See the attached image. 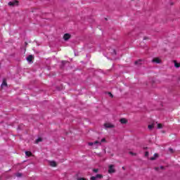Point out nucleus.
Wrapping results in <instances>:
<instances>
[{
    "label": "nucleus",
    "mask_w": 180,
    "mask_h": 180,
    "mask_svg": "<svg viewBox=\"0 0 180 180\" xmlns=\"http://www.w3.org/2000/svg\"><path fill=\"white\" fill-rule=\"evenodd\" d=\"M115 172H116L115 165H110L108 166V174H115Z\"/></svg>",
    "instance_id": "nucleus-1"
},
{
    "label": "nucleus",
    "mask_w": 180,
    "mask_h": 180,
    "mask_svg": "<svg viewBox=\"0 0 180 180\" xmlns=\"http://www.w3.org/2000/svg\"><path fill=\"white\" fill-rule=\"evenodd\" d=\"M18 4H19V1L17 0H15L13 1L8 2V6H18Z\"/></svg>",
    "instance_id": "nucleus-2"
},
{
    "label": "nucleus",
    "mask_w": 180,
    "mask_h": 180,
    "mask_svg": "<svg viewBox=\"0 0 180 180\" xmlns=\"http://www.w3.org/2000/svg\"><path fill=\"white\" fill-rule=\"evenodd\" d=\"M104 127H105V129H113L115 127V125L110 123H105L104 124Z\"/></svg>",
    "instance_id": "nucleus-3"
},
{
    "label": "nucleus",
    "mask_w": 180,
    "mask_h": 180,
    "mask_svg": "<svg viewBox=\"0 0 180 180\" xmlns=\"http://www.w3.org/2000/svg\"><path fill=\"white\" fill-rule=\"evenodd\" d=\"M153 63H155L156 64H160L161 63V59L159 58H154L152 60Z\"/></svg>",
    "instance_id": "nucleus-4"
},
{
    "label": "nucleus",
    "mask_w": 180,
    "mask_h": 180,
    "mask_svg": "<svg viewBox=\"0 0 180 180\" xmlns=\"http://www.w3.org/2000/svg\"><path fill=\"white\" fill-rule=\"evenodd\" d=\"M63 39L67 41V40H69V39H71V35L70 34H65L63 36Z\"/></svg>",
    "instance_id": "nucleus-5"
},
{
    "label": "nucleus",
    "mask_w": 180,
    "mask_h": 180,
    "mask_svg": "<svg viewBox=\"0 0 180 180\" xmlns=\"http://www.w3.org/2000/svg\"><path fill=\"white\" fill-rule=\"evenodd\" d=\"M120 122L122 124H126L127 123V120L126 118H121Z\"/></svg>",
    "instance_id": "nucleus-6"
},
{
    "label": "nucleus",
    "mask_w": 180,
    "mask_h": 180,
    "mask_svg": "<svg viewBox=\"0 0 180 180\" xmlns=\"http://www.w3.org/2000/svg\"><path fill=\"white\" fill-rule=\"evenodd\" d=\"M4 86H8V83L6 82V79H3V82L1 84V88H4Z\"/></svg>",
    "instance_id": "nucleus-7"
},
{
    "label": "nucleus",
    "mask_w": 180,
    "mask_h": 180,
    "mask_svg": "<svg viewBox=\"0 0 180 180\" xmlns=\"http://www.w3.org/2000/svg\"><path fill=\"white\" fill-rule=\"evenodd\" d=\"M27 61H29L30 63L32 62V61H33V56H32V55L28 56V57L27 58Z\"/></svg>",
    "instance_id": "nucleus-8"
},
{
    "label": "nucleus",
    "mask_w": 180,
    "mask_h": 180,
    "mask_svg": "<svg viewBox=\"0 0 180 180\" xmlns=\"http://www.w3.org/2000/svg\"><path fill=\"white\" fill-rule=\"evenodd\" d=\"M141 61H143V60H141V59H139V60L135 61L134 62L135 65H138L139 64L141 65Z\"/></svg>",
    "instance_id": "nucleus-9"
},
{
    "label": "nucleus",
    "mask_w": 180,
    "mask_h": 180,
    "mask_svg": "<svg viewBox=\"0 0 180 180\" xmlns=\"http://www.w3.org/2000/svg\"><path fill=\"white\" fill-rule=\"evenodd\" d=\"M174 67H175L176 68H179V67H180V63H178L176 62V60H174Z\"/></svg>",
    "instance_id": "nucleus-10"
},
{
    "label": "nucleus",
    "mask_w": 180,
    "mask_h": 180,
    "mask_svg": "<svg viewBox=\"0 0 180 180\" xmlns=\"http://www.w3.org/2000/svg\"><path fill=\"white\" fill-rule=\"evenodd\" d=\"M51 167H57V163L54 161L50 162Z\"/></svg>",
    "instance_id": "nucleus-11"
},
{
    "label": "nucleus",
    "mask_w": 180,
    "mask_h": 180,
    "mask_svg": "<svg viewBox=\"0 0 180 180\" xmlns=\"http://www.w3.org/2000/svg\"><path fill=\"white\" fill-rule=\"evenodd\" d=\"M102 178H103V175H102V174H96V179H102Z\"/></svg>",
    "instance_id": "nucleus-12"
},
{
    "label": "nucleus",
    "mask_w": 180,
    "mask_h": 180,
    "mask_svg": "<svg viewBox=\"0 0 180 180\" xmlns=\"http://www.w3.org/2000/svg\"><path fill=\"white\" fill-rule=\"evenodd\" d=\"M41 141H43V139H41V138H38V139L35 141V143H36V144H39V143H40Z\"/></svg>",
    "instance_id": "nucleus-13"
},
{
    "label": "nucleus",
    "mask_w": 180,
    "mask_h": 180,
    "mask_svg": "<svg viewBox=\"0 0 180 180\" xmlns=\"http://www.w3.org/2000/svg\"><path fill=\"white\" fill-rule=\"evenodd\" d=\"M25 155H27V157H32V152L26 151L25 152Z\"/></svg>",
    "instance_id": "nucleus-14"
},
{
    "label": "nucleus",
    "mask_w": 180,
    "mask_h": 180,
    "mask_svg": "<svg viewBox=\"0 0 180 180\" xmlns=\"http://www.w3.org/2000/svg\"><path fill=\"white\" fill-rule=\"evenodd\" d=\"M160 169H164V166H161L160 167H155V171H160Z\"/></svg>",
    "instance_id": "nucleus-15"
},
{
    "label": "nucleus",
    "mask_w": 180,
    "mask_h": 180,
    "mask_svg": "<svg viewBox=\"0 0 180 180\" xmlns=\"http://www.w3.org/2000/svg\"><path fill=\"white\" fill-rule=\"evenodd\" d=\"M148 129H149V130H153V129H154V124H149L148 126Z\"/></svg>",
    "instance_id": "nucleus-16"
},
{
    "label": "nucleus",
    "mask_w": 180,
    "mask_h": 180,
    "mask_svg": "<svg viewBox=\"0 0 180 180\" xmlns=\"http://www.w3.org/2000/svg\"><path fill=\"white\" fill-rule=\"evenodd\" d=\"M15 176L18 177V178H20V176H22V173H17L15 174Z\"/></svg>",
    "instance_id": "nucleus-17"
},
{
    "label": "nucleus",
    "mask_w": 180,
    "mask_h": 180,
    "mask_svg": "<svg viewBox=\"0 0 180 180\" xmlns=\"http://www.w3.org/2000/svg\"><path fill=\"white\" fill-rule=\"evenodd\" d=\"M158 129H162V124H158Z\"/></svg>",
    "instance_id": "nucleus-18"
},
{
    "label": "nucleus",
    "mask_w": 180,
    "mask_h": 180,
    "mask_svg": "<svg viewBox=\"0 0 180 180\" xmlns=\"http://www.w3.org/2000/svg\"><path fill=\"white\" fill-rule=\"evenodd\" d=\"M93 143H94V144H99V146H101L102 144L101 142H99L98 141H94Z\"/></svg>",
    "instance_id": "nucleus-19"
},
{
    "label": "nucleus",
    "mask_w": 180,
    "mask_h": 180,
    "mask_svg": "<svg viewBox=\"0 0 180 180\" xmlns=\"http://www.w3.org/2000/svg\"><path fill=\"white\" fill-rule=\"evenodd\" d=\"M93 172H95V174H97V172H99V169H94Z\"/></svg>",
    "instance_id": "nucleus-20"
},
{
    "label": "nucleus",
    "mask_w": 180,
    "mask_h": 180,
    "mask_svg": "<svg viewBox=\"0 0 180 180\" xmlns=\"http://www.w3.org/2000/svg\"><path fill=\"white\" fill-rule=\"evenodd\" d=\"M90 180H97V179H96V176H91V178H90Z\"/></svg>",
    "instance_id": "nucleus-21"
},
{
    "label": "nucleus",
    "mask_w": 180,
    "mask_h": 180,
    "mask_svg": "<svg viewBox=\"0 0 180 180\" xmlns=\"http://www.w3.org/2000/svg\"><path fill=\"white\" fill-rule=\"evenodd\" d=\"M153 157H155V160H156L157 158H158V153H155V154L153 155Z\"/></svg>",
    "instance_id": "nucleus-22"
},
{
    "label": "nucleus",
    "mask_w": 180,
    "mask_h": 180,
    "mask_svg": "<svg viewBox=\"0 0 180 180\" xmlns=\"http://www.w3.org/2000/svg\"><path fill=\"white\" fill-rule=\"evenodd\" d=\"M108 95L110 96V98H113V94H112V93L108 92Z\"/></svg>",
    "instance_id": "nucleus-23"
},
{
    "label": "nucleus",
    "mask_w": 180,
    "mask_h": 180,
    "mask_svg": "<svg viewBox=\"0 0 180 180\" xmlns=\"http://www.w3.org/2000/svg\"><path fill=\"white\" fill-rule=\"evenodd\" d=\"M106 141V139L103 138L101 139V143H105Z\"/></svg>",
    "instance_id": "nucleus-24"
},
{
    "label": "nucleus",
    "mask_w": 180,
    "mask_h": 180,
    "mask_svg": "<svg viewBox=\"0 0 180 180\" xmlns=\"http://www.w3.org/2000/svg\"><path fill=\"white\" fill-rule=\"evenodd\" d=\"M148 151L145 152V157H148Z\"/></svg>",
    "instance_id": "nucleus-25"
},
{
    "label": "nucleus",
    "mask_w": 180,
    "mask_h": 180,
    "mask_svg": "<svg viewBox=\"0 0 180 180\" xmlns=\"http://www.w3.org/2000/svg\"><path fill=\"white\" fill-rule=\"evenodd\" d=\"M77 180H87V179L84 177H81V178L77 179Z\"/></svg>",
    "instance_id": "nucleus-26"
},
{
    "label": "nucleus",
    "mask_w": 180,
    "mask_h": 180,
    "mask_svg": "<svg viewBox=\"0 0 180 180\" xmlns=\"http://www.w3.org/2000/svg\"><path fill=\"white\" fill-rule=\"evenodd\" d=\"M169 150L170 151V153H174V149H172V148H169Z\"/></svg>",
    "instance_id": "nucleus-27"
},
{
    "label": "nucleus",
    "mask_w": 180,
    "mask_h": 180,
    "mask_svg": "<svg viewBox=\"0 0 180 180\" xmlns=\"http://www.w3.org/2000/svg\"><path fill=\"white\" fill-rule=\"evenodd\" d=\"M150 160H151V161H154V160H155V157H152V158H150Z\"/></svg>",
    "instance_id": "nucleus-28"
},
{
    "label": "nucleus",
    "mask_w": 180,
    "mask_h": 180,
    "mask_svg": "<svg viewBox=\"0 0 180 180\" xmlns=\"http://www.w3.org/2000/svg\"><path fill=\"white\" fill-rule=\"evenodd\" d=\"M89 146H94V142H89Z\"/></svg>",
    "instance_id": "nucleus-29"
},
{
    "label": "nucleus",
    "mask_w": 180,
    "mask_h": 180,
    "mask_svg": "<svg viewBox=\"0 0 180 180\" xmlns=\"http://www.w3.org/2000/svg\"><path fill=\"white\" fill-rule=\"evenodd\" d=\"M129 154H131V155H136V153H134L133 152H129Z\"/></svg>",
    "instance_id": "nucleus-30"
},
{
    "label": "nucleus",
    "mask_w": 180,
    "mask_h": 180,
    "mask_svg": "<svg viewBox=\"0 0 180 180\" xmlns=\"http://www.w3.org/2000/svg\"><path fill=\"white\" fill-rule=\"evenodd\" d=\"M178 83L180 84V77L179 78Z\"/></svg>",
    "instance_id": "nucleus-31"
},
{
    "label": "nucleus",
    "mask_w": 180,
    "mask_h": 180,
    "mask_svg": "<svg viewBox=\"0 0 180 180\" xmlns=\"http://www.w3.org/2000/svg\"><path fill=\"white\" fill-rule=\"evenodd\" d=\"M143 39H144V40H147V37H144Z\"/></svg>",
    "instance_id": "nucleus-32"
},
{
    "label": "nucleus",
    "mask_w": 180,
    "mask_h": 180,
    "mask_svg": "<svg viewBox=\"0 0 180 180\" xmlns=\"http://www.w3.org/2000/svg\"><path fill=\"white\" fill-rule=\"evenodd\" d=\"M62 63H63V64H65V61H63Z\"/></svg>",
    "instance_id": "nucleus-33"
},
{
    "label": "nucleus",
    "mask_w": 180,
    "mask_h": 180,
    "mask_svg": "<svg viewBox=\"0 0 180 180\" xmlns=\"http://www.w3.org/2000/svg\"><path fill=\"white\" fill-rule=\"evenodd\" d=\"M170 5H174V3H170Z\"/></svg>",
    "instance_id": "nucleus-34"
},
{
    "label": "nucleus",
    "mask_w": 180,
    "mask_h": 180,
    "mask_svg": "<svg viewBox=\"0 0 180 180\" xmlns=\"http://www.w3.org/2000/svg\"><path fill=\"white\" fill-rule=\"evenodd\" d=\"M114 53H115V54H116V51L115 50H114Z\"/></svg>",
    "instance_id": "nucleus-35"
},
{
    "label": "nucleus",
    "mask_w": 180,
    "mask_h": 180,
    "mask_svg": "<svg viewBox=\"0 0 180 180\" xmlns=\"http://www.w3.org/2000/svg\"><path fill=\"white\" fill-rule=\"evenodd\" d=\"M144 150H147V148H143Z\"/></svg>",
    "instance_id": "nucleus-36"
},
{
    "label": "nucleus",
    "mask_w": 180,
    "mask_h": 180,
    "mask_svg": "<svg viewBox=\"0 0 180 180\" xmlns=\"http://www.w3.org/2000/svg\"><path fill=\"white\" fill-rule=\"evenodd\" d=\"M122 169H124V167H122Z\"/></svg>",
    "instance_id": "nucleus-37"
},
{
    "label": "nucleus",
    "mask_w": 180,
    "mask_h": 180,
    "mask_svg": "<svg viewBox=\"0 0 180 180\" xmlns=\"http://www.w3.org/2000/svg\"><path fill=\"white\" fill-rule=\"evenodd\" d=\"M131 1H134V0H131Z\"/></svg>",
    "instance_id": "nucleus-38"
}]
</instances>
